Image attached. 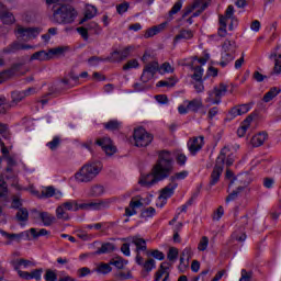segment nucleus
Masks as SVG:
<instances>
[{
	"mask_svg": "<svg viewBox=\"0 0 281 281\" xmlns=\"http://www.w3.org/2000/svg\"><path fill=\"white\" fill-rule=\"evenodd\" d=\"M151 170L158 181L169 179L172 172H175V159L172 158V154L168 150L160 151Z\"/></svg>",
	"mask_w": 281,
	"mask_h": 281,
	"instance_id": "f257e3e1",
	"label": "nucleus"
},
{
	"mask_svg": "<svg viewBox=\"0 0 281 281\" xmlns=\"http://www.w3.org/2000/svg\"><path fill=\"white\" fill-rule=\"evenodd\" d=\"M101 171V162L86 164L75 173V180L77 183H91V181H93V179H95Z\"/></svg>",
	"mask_w": 281,
	"mask_h": 281,
	"instance_id": "f03ea898",
	"label": "nucleus"
},
{
	"mask_svg": "<svg viewBox=\"0 0 281 281\" xmlns=\"http://www.w3.org/2000/svg\"><path fill=\"white\" fill-rule=\"evenodd\" d=\"M77 16L78 13L71 5H61L53 13L54 22L59 25H69L76 21Z\"/></svg>",
	"mask_w": 281,
	"mask_h": 281,
	"instance_id": "7ed1b4c3",
	"label": "nucleus"
},
{
	"mask_svg": "<svg viewBox=\"0 0 281 281\" xmlns=\"http://www.w3.org/2000/svg\"><path fill=\"white\" fill-rule=\"evenodd\" d=\"M226 93H227V85L220 83L217 86H214L212 90L207 91V97L205 98L204 102H206V104H210V105L221 104Z\"/></svg>",
	"mask_w": 281,
	"mask_h": 281,
	"instance_id": "20e7f679",
	"label": "nucleus"
},
{
	"mask_svg": "<svg viewBox=\"0 0 281 281\" xmlns=\"http://www.w3.org/2000/svg\"><path fill=\"white\" fill-rule=\"evenodd\" d=\"M227 147H224L216 159V165L211 173V180L209 183L211 188L213 186H216L221 180V175H223V166H225V155H227Z\"/></svg>",
	"mask_w": 281,
	"mask_h": 281,
	"instance_id": "39448f33",
	"label": "nucleus"
},
{
	"mask_svg": "<svg viewBox=\"0 0 281 281\" xmlns=\"http://www.w3.org/2000/svg\"><path fill=\"white\" fill-rule=\"evenodd\" d=\"M134 146H137V148H146V146H149L153 143V134L146 132L144 127H138L134 130Z\"/></svg>",
	"mask_w": 281,
	"mask_h": 281,
	"instance_id": "423d86ee",
	"label": "nucleus"
},
{
	"mask_svg": "<svg viewBox=\"0 0 281 281\" xmlns=\"http://www.w3.org/2000/svg\"><path fill=\"white\" fill-rule=\"evenodd\" d=\"M123 241L131 243L132 245H135V262L136 265H142V251H146V239L142 238L139 235L130 236L122 239Z\"/></svg>",
	"mask_w": 281,
	"mask_h": 281,
	"instance_id": "0eeeda50",
	"label": "nucleus"
},
{
	"mask_svg": "<svg viewBox=\"0 0 281 281\" xmlns=\"http://www.w3.org/2000/svg\"><path fill=\"white\" fill-rule=\"evenodd\" d=\"M111 203H113L111 199L95 200L91 202L81 203L79 207L80 210H85L86 212H95L100 210H106V207H110Z\"/></svg>",
	"mask_w": 281,
	"mask_h": 281,
	"instance_id": "6e6552de",
	"label": "nucleus"
},
{
	"mask_svg": "<svg viewBox=\"0 0 281 281\" xmlns=\"http://www.w3.org/2000/svg\"><path fill=\"white\" fill-rule=\"evenodd\" d=\"M157 71L159 72V61L153 60L146 64L140 76L142 82H150Z\"/></svg>",
	"mask_w": 281,
	"mask_h": 281,
	"instance_id": "1a4fd4ad",
	"label": "nucleus"
},
{
	"mask_svg": "<svg viewBox=\"0 0 281 281\" xmlns=\"http://www.w3.org/2000/svg\"><path fill=\"white\" fill-rule=\"evenodd\" d=\"M234 19V5H228L225 15H220V29H218V36H227V21Z\"/></svg>",
	"mask_w": 281,
	"mask_h": 281,
	"instance_id": "9d476101",
	"label": "nucleus"
},
{
	"mask_svg": "<svg viewBox=\"0 0 281 281\" xmlns=\"http://www.w3.org/2000/svg\"><path fill=\"white\" fill-rule=\"evenodd\" d=\"M41 34V29L38 27H23L18 26L15 30V35L18 38H22V41H32V38H36Z\"/></svg>",
	"mask_w": 281,
	"mask_h": 281,
	"instance_id": "9b49d317",
	"label": "nucleus"
},
{
	"mask_svg": "<svg viewBox=\"0 0 281 281\" xmlns=\"http://www.w3.org/2000/svg\"><path fill=\"white\" fill-rule=\"evenodd\" d=\"M36 93V89L34 88H29L26 90H15L11 92V106H19L20 102H23L25 98H30V95H34Z\"/></svg>",
	"mask_w": 281,
	"mask_h": 281,
	"instance_id": "f8f14e48",
	"label": "nucleus"
},
{
	"mask_svg": "<svg viewBox=\"0 0 281 281\" xmlns=\"http://www.w3.org/2000/svg\"><path fill=\"white\" fill-rule=\"evenodd\" d=\"M95 145L100 146L108 157H111L117 153V147H115L110 137L97 139Z\"/></svg>",
	"mask_w": 281,
	"mask_h": 281,
	"instance_id": "ddd939ff",
	"label": "nucleus"
},
{
	"mask_svg": "<svg viewBox=\"0 0 281 281\" xmlns=\"http://www.w3.org/2000/svg\"><path fill=\"white\" fill-rule=\"evenodd\" d=\"M270 60H274V67L271 72V76H280L281 74V45L277 46L271 50L269 55Z\"/></svg>",
	"mask_w": 281,
	"mask_h": 281,
	"instance_id": "4468645a",
	"label": "nucleus"
},
{
	"mask_svg": "<svg viewBox=\"0 0 281 281\" xmlns=\"http://www.w3.org/2000/svg\"><path fill=\"white\" fill-rule=\"evenodd\" d=\"M204 144L205 143L203 136L191 138L187 144L188 150L191 155H196V153L203 148Z\"/></svg>",
	"mask_w": 281,
	"mask_h": 281,
	"instance_id": "2eb2a0df",
	"label": "nucleus"
},
{
	"mask_svg": "<svg viewBox=\"0 0 281 281\" xmlns=\"http://www.w3.org/2000/svg\"><path fill=\"white\" fill-rule=\"evenodd\" d=\"M251 111V104L245 103L241 105L234 106L229 112L228 115L231 120H234L235 117H238V115H245V113H249Z\"/></svg>",
	"mask_w": 281,
	"mask_h": 281,
	"instance_id": "dca6fc26",
	"label": "nucleus"
},
{
	"mask_svg": "<svg viewBox=\"0 0 281 281\" xmlns=\"http://www.w3.org/2000/svg\"><path fill=\"white\" fill-rule=\"evenodd\" d=\"M143 188H153L156 183H159V180L157 179V176L153 173V169L150 173L143 175L138 181Z\"/></svg>",
	"mask_w": 281,
	"mask_h": 281,
	"instance_id": "f3484780",
	"label": "nucleus"
},
{
	"mask_svg": "<svg viewBox=\"0 0 281 281\" xmlns=\"http://www.w3.org/2000/svg\"><path fill=\"white\" fill-rule=\"evenodd\" d=\"M0 20L5 25H12V23L15 21L14 14H12V12H10V10H8V8H5V5L2 3H0Z\"/></svg>",
	"mask_w": 281,
	"mask_h": 281,
	"instance_id": "a211bd4d",
	"label": "nucleus"
},
{
	"mask_svg": "<svg viewBox=\"0 0 281 281\" xmlns=\"http://www.w3.org/2000/svg\"><path fill=\"white\" fill-rule=\"evenodd\" d=\"M177 188H179L178 183L170 182L160 191V195L158 196V199L162 201H168V199H170V196L175 194V191L177 190Z\"/></svg>",
	"mask_w": 281,
	"mask_h": 281,
	"instance_id": "6ab92c4d",
	"label": "nucleus"
},
{
	"mask_svg": "<svg viewBox=\"0 0 281 281\" xmlns=\"http://www.w3.org/2000/svg\"><path fill=\"white\" fill-rule=\"evenodd\" d=\"M166 25H168V23L162 22L158 25L147 29L145 31L144 38H153V36H157V34H160V32H164L166 30Z\"/></svg>",
	"mask_w": 281,
	"mask_h": 281,
	"instance_id": "aec40b11",
	"label": "nucleus"
},
{
	"mask_svg": "<svg viewBox=\"0 0 281 281\" xmlns=\"http://www.w3.org/2000/svg\"><path fill=\"white\" fill-rule=\"evenodd\" d=\"M184 104L188 105V110L191 113H199V111L203 109V100L201 98H196L193 100H186Z\"/></svg>",
	"mask_w": 281,
	"mask_h": 281,
	"instance_id": "412c9836",
	"label": "nucleus"
},
{
	"mask_svg": "<svg viewBox=\"0 0 281 281\" xmlns=\"http://www.w3.org/2000/svg\"><path fill=\"white\" fill-rule=\"evenodd\" d=\"M52 196L60 199V196H63V193L60 191H56V188L54 187H45L42 189L41 195H38L40 199H52Z\"/></svg>",
	"mask_w": 281,
	"mask_h": 281,
	"instance_id": "4be33fe9",
	"label": "nucleus"
},
{
	"mask_svg": "<svg viewBox=\"0 0 281 281\" xmlns=\"http://www.w3.org/2000/svg\"><path fill=\"white\" fill-rule=\"evenodd\" d=\"M11 267H13L14 271H21V269H30V267H34V262L27 259H15L11 261Z\"/></svg>",
	"mask_w": 281,
	"mask_h": 281,
	"instance_id": "5701e85b",
	"label": "nucleus"
},
{
	"mask_svg": "<svg viewBox=\"0 0 281 281\" xmlns=\"http://www.w3.org/2000/svg\"><path fill=\"white\" fill-rule=\"evenodd\" d=\"M0 234L2 236H4V238H7L8 240H10L11 243H21V240H23V238L25 236H27V232H22V233H19V234H9L8 232L5 231H0Z\"/></svg>",
	"mask_w": 281,
	"mask_h": 281,
	"instance_id": "b1692460",
	"label": "nucleus"
},
{
	"mask_svg": "<svg viewBox=\"0 0 281 281\" xmlns=\"http://www.w3.org/2000/svg\"><path fill=\"white\" fill-rule=\"evenodd\" d=\"M194 32L191 30H181L173 38V45H177V43H181V41H190V38H193Z\"/></svg>",
	"mask_w": 281,
	"mask_h": 281,
	"instance_id": "393cba45",
	"label": "nucleus"
},
{
	"mask_svg": "<svg viewBox=\"0 0 281 281\" xmlns=\"http://www.w3.org/2000/svg\"><path fill=\"white\" fill-rule=\"evenodd\" d=\"M268 138H269V135L267 134V132H260L255 136H252L250 144L251 146H254V148H258L262 146V144H265V140Z\"/></svg>",
	"mask_w": 281,
	"mask_h": 281,
	"instance_id": "a878e982",
	"label": "nucleus"
},
{
	"mask_svg": "<svg viewBox=\"0 0 281 281\" xmlns=\"http://www.w3.org/2000/svg\"><path fill=\"white\" fill-rule=\"evenodd\" d=\"M35 214L40 216L44 227H49L52 224L56 222V217L47 212H40L35 211Z\"/></svg>",
	"mask_w": 281,
	"mask_h": 281,
	"instance_id": "bb28decb",
	"label": "nucleus"
},
{
	"mask_svg": "<svg viewBox=\"0 0 281 281\" xmlns=\"http://www.w3.org/2000/svg\"><path fill=\"white\" fill-rule=\"evenodd\" d=\"M251 122H254V115H249L243 121L240 127L237 130L238 137H245L247 131H249L251 126Z\"/></svg>",
	"mask_w": 281,
	"mask_h": 281,
	"instance_id": "cd10ccee",
	"label": "nucleus"
},
{
	"mask_svg": "<svg viewBox=\"0 0 281 281\" xmlns=\"http://www.w3.org/2000/svg\"><path fill=\"white\" fill-rule=\"evenodd\" d=\"M144 203L142 201H131L128 207L125 209V216H135L137 214V209L142 207Z\"/></svg>",
	"mask_w": 281,
	"mask_h": 281,
	"instance_id": "c85d7f7f",
	"label": "nucleus"
},
{
	"mask_svg": "<svg viewBox=\"0 0 281 281\" xmlns=\"http://www.w3.org/2000/svg\"><path fill=\"white\" fill-rule=\"evenodd\" d=\"M31 60H40L42 63L46 60H52V55L49 54V50H38L31 56Z\"/></svg>",
	"mask_w": 281,
	"mask_h": 281,
	"instance_id": "c756f323",
	"label": "nucleus"
},
{
	"mask_svg": "<svg viewBox=\"0 0 281 281\" xmlns=\"http://www.w3.org/2000/svg\"><path fill=\"white\" fill-rule=\"evenodd\" d=\"M104 194V187L101 184H93L88 192V196H92L98 199V196H102Z\"/></svg>",
	"mask_w": 281,
	"mask_h": 281,
	"instance_id": "7c9ffc66",
	"label": "nucleus"
},
{
	"mask_svg": "<svg viewBox=\"0 0 281 281\" xmlns=\"http://www.w3.org/2000/svg\"><path fill=\"white\" fill-rule=\"evenodd\" d=\"M95 14H98V9H95V7L88 4L86 7V11H85V18L81 19V21L79 22L80 24L85 23V21H89L90 19H93V16H95Z\"/></svg>",
	"mask_w": 281,
	"mask_h": 281,
	"instance_id": "2f4dec72",
	"label": "nucleus"
},
{
	"mask_svg": "<svg viewBox=\"0 0 281 281\" xmlns=\"http://www.w3.org/2000/svg\"><path fill=\"white\" fill-rule=\"evenodd\" d=\"M93 27H98V24L95 22L90 23L88 27H83V26L77 27V32L78 34H80L83 41H89V30Z\"/></svg>",
	"mask_w": 281,
	"mask_h": 281,
	"instance_id": "473e14b6",
	"label": "nucleus"
},
{
	"mask_svg": "<svg viewBox=\"0 0 281 281\" xmlns=\"http://www.w3.org/2000/svg\"><path fill=\"white\" fill-rule=\"evenodd\" d=\"M105 131H120L122 128V122L117 120H110L103 124Z\"/></svg>",
	"mask_w": 281,
	"mask_h": 281,
	"instance_id": "72a5a7b5",
	"label": "nucleus"
},
{
	"mask_svg": "<svg viewBox=\"0 0 281 281\" xmlns=\"http://www.w3.org/2000/svg\"><path fill=\"white\" fill-rule=\"evenodd\" d=\"M236 42L226 40L222 45V52L228 53V54H236Z\"/></svg>",
	"mask_w": 281,
	"mask_h": 281,
	"instance_id": "f704fd0d",
	"label": "nucleus"
},
{
	"mask_svg": "<svg viewBox=\"0 0 281 281\" xmlns=\"http://www.w3.org/2000/svg\"><path fill=\"white\" fill-rule=\"evenodd\" d=\"M137 265L139 267H143V269L145 271H147V273H150V271H153V269H155L157 267V262L153 258H150L144 262V258L142 257V263H137Z\"/></svg>",
	"mask_w": 281,
	"mask_h": 281,
	"instance_id": "c9c22d12",
	"label": "nucleus"
},
{
	"mask_svg": "<svg viewBox=\"0 0 281 281\" xmlns=\"http://www.w3.org/2000/svg\"><path fill=\"white\" fill-rule=\"evenodd\" d=\"M235 58L236 57L234 56V53H225L222 50L220 66L225 67L229 63H232Z\"/></svg>",
	"mask_w": 281,
	"mask_h": 281,
	"instance_id": "e433bc0d",
	"label": "nucleus"
},
{
	"mask_svg": "<svg viewBox=\"0 0 281 281\" xmlns=\"http://www.w3.org/2000/svg\"><path fill=\"white\" fill-rule=\"evenodd\" d=\"M68 212H78L80 204L76 200H68L61 204Z\"/></svg>",
	"mask_w": 281,
	"mask_h": 281,
	"instance_id": "4c0bfd02",
	"label": "nucleus"
},
{
	"mask_svg": "<svg viewBox=\"0 0 281 281\" xmlns=\"http://www.w3.org/2000/svg\"><path fill=\"white\" fill-rule=\"evenodd\" d=\"M281 89L278 87L271 88L265 95H263V102H271L273 98H277V95H280Z\"/></svg>",
	"mask_w": 281,
	"mask_h": 281,
	"instance_id": "58836bf2",
	"label": "nucleus"
},
{
	"mask_svg": "<svg viewBox=\"0 0 281 281\" xmlns=\"http://www.w3.org/2000/svg\"><path fill=\"white\" fill-rule=\"evenodd\" d=\"M16 52H21L20 42H13L9 46H7L4 49H2V54H16Z\"/></svg>",
	"mask_w": 281,
	"mask_h": 281,
	"instance_id": "ea45409f",
	"label": "nucleus"
},
{
	"mask_svg": "<svg viewBox=\"0 0 281 281\" xmlns=\"http://www.w3.org/2000/svg\"><path fill=\"white\" fill-rule=\"evenodd\" d=\"M188 175H189V172L187 170L176 172L175 175L170 176L169 181L171 183H177V181H183V179L188 178Z\"/></svg>",
	"mask_w": 281,
	"mask_h": 281,
	"instance_id": "a19ab883",
	"label": "nucleus"
},
{
	"mask_svg": "<svg viewBox=\"0 0 281 281\" xmlns=\"http://www.w3.org/2000/svg\"><path fill=\"white\" fill-rule=\"evenodd\" d=\"M116 281L133 280V273L131 270L119 271L114 274Z\"/></svg>",
	"mask_w": 281,
	"mask_h": 281,
	"instance_id": "79ce46f5",
	"label": "nucleus"
},
{
	"mask_svg": "<svg viewBox=\"0 0 281 281\" xmlns=\"http://www.w3.org/2000/svg\"><path fill=\"white\" fill-rule=\"evenodd\" d=\"M111 251H115V245L112 243H105L95 251V254H111Z\"/></svg>",
	"mask_w": 281,
	"mask_h": 281,
	"instance_id": "37998d69",
	"label": "nucleus"
},
{
	"mask_svg": "<svg viewBox=\"0 0 281 281\" xmlns=\"http://www.w3.org/2000/svg\"><path fill=\"white\" fill-rule=\"evenodd\" d=\"M50 59L54 58V56H61V54H65V52H69V46H58L55 48H50L49 50Z\"/></svg>",
	"mask_w": 281,
	"mask_h": 281,
	"instance_id": "c03bdc74",
	"label": "nucleus"
},
{
	"mask_svg": "<svg viewBox=\"0 0 281 281\" xmlns=\"http://www.w3.org/2000/svg\"><path fill=\"white\" fill-rule=\"evenodd\" d=\"M97 273H100L101 276H106V273H111L113 271V268L110 263H100L97 269Z\"/></svg>",
	"mask_w": 281,
	"mask_h": 281,
	"instance_id": "a18cd8bd",
	"label": "nucleus"
},
{
	"mask_svg": "<svg viewBox=\"0 0 281 281\" xmlns=\"http://www.w3.org/2000/svg\"><path fill=\"white\" fill-rule=\"evenodd\" d=\"M8 196V182H5V178L0 175V199H5Z\"/></svg>",
	"mask_w": 281,
	"mask_h": 281,
	"instance_id": "49530a36",
	"label": "nucleus"
},
{
	"mask_svg": "<svg viewBox=\"0 0 281 281\" xmlns=\"http://www.w3.org/2000/svg\"><path fill=\"white\" fill-rule=\"evenodd\" d=\"M173 72L175 68L170 65V63H164L161 66H159L158 74H160V76Z\"/></svg>",
	"mask_w": 281,
	"mask_h": 281,
	"instance_id": "de8ad7c7",
	"label": "nucleus"
},
{
	"mask_svg": "<svg viewBox=\"0 0 281 281\" xmlns=\"http://www.w3.org/2000/svg\"><path fill=\"white\" fill-rule=\"evenodd\" d=\"M233 240H236L237 243H245L247 240V235L243 231H235L232 234Z\"/></svg>",
	"mask_w": 281,
	"mask_h": 281,
	"instance_id": "09e8293b",
	"label": "nucleus"
},
{
	"mask_svg": "<svg viewBox=\"0 0 281 281\" xmlns=\"http://www.w3.org/2000/svg\"><path fill=\"white\" fill-rule=\"evenodd\" d=\"M16 218L21 223H25V221L30 218V213L27 212V209H20L16 213Z\"/></svg>",
	"mask_w": 281,
	"mask_h": 281,
	"instance_id": "8fccbe9b",
	"label": "nucleus"
},
{
	"mask_svg": "<svg viewBox=\"0 0 281 281\" xmlns=\"http://www.w3.org/2000/svg\"><path fill=\"white\" fill-rule=\"evenodd\" d=\"M66 209L63 206V204H60L57 209H56V216L59 220H64V221H68L69 216L67 215V212L65 211Z\"/></svg>",
	"mask_w": 281,
	"mask_h": 281,
	"instance_id": "3c124183",
	"label": "nucleus"
},
{
	"mask_svg": "<svg viewBox=\"0 0 281 281\" xmlns=\"http://www.w3.org/2000/svg\"><path fill=\"white\" fill-rule=\"evenodd\" d=\"M111 265H113L114 267H116V269H124V267H126V265H128L127 260H124L121 257H117L115 259H113L111 261Z\"/></svg>",
	"mask_w": 281,
	"mask_h": 281,
	"instance_id": "603ef678",
	"label": "nucleus"
},
{
	"mask_svg": "<svg viewBox=\"0 0 281 281\" xmlns=\"http://www.w3.org/2000/svg\"><path fill=\"white\" fill-rule=\"evenodd\" d=\"M105 60H109V63H122V55L120 50H114Z\"/></svg>",
	"mask_w": 281,
	"mask_h": 281,
	"instance_id": "864d4df0",
	"label": "nucleus"
},
{
	"mask_svg": "<svg viewBox=\"0 0 281 281\" xmlns=\"http://www.w3.org/2000/svg\"><path fill=\"white\" fill-rule=\"evenodd\" d=\"M191 78L196 80V82H201V80H203V68L201 66H196Z\"/></svg>",
	"mask_w": 281,
	"mask_h": 281,
	"instance_id": "5fc2aeb1",
	"label": "nucleus"
},
{
	"mask_svg": "<svg viewBox=\"0 0 281 281\" xmlns=\"http://www.w3.org/2000/svg\"><path fill=\"white\" fill-rule=\"evenodd\" d=\"M167 258L170 262H175L179 258V249L171 247L167 254Z\"/></svg>",
	"mask_w": 281,
	"mask_h": 281,
	"instance_id": "6e6d98bb",
	"label": "nucleus"
},
{
	"mask_svg": "<svg viewBox=\"0 0 281 281\" xmlns=\"http://www.w3.org/2000/svg\"><path fill=\"white\" fill-rule=\"evenodd\" d=\"M157 211H155V207L149 206L142 211L140 216L142 218H153V216L156 214Z\"/></svg>",
	"mask_w": 281,
	"mask_h": 281,
	"instance_id": "4d7b16f0",
	"label": "nucleus"
},
{
	"mask_svg": "<svg viewBox=\"0 0 281 281\" xmlns=\"http://www.w3.org/2000/svg\"><path fill=\"white\" fill-rule=\"evenodd\" d=\"M137 67H139V61L137 59H131L123 66V70L128 71V69H137Z\"/></svg>",
	"mask_w": 281,
	"mask_h": 281,
	"instance_id": "13d9d810",
	"label": "nucleus"
},
{
	"mask_svg": "<svg viewBox=\"0 0 281 281\" xmlns=\"http://www.w3.org/2000/svg\"><path fill=\"white\" fill-rule=\"evenodd\" d=\"M176 161L178 164V166H184L186 162L188 161V156H186V154L178 151L176 154Z\"/></svg>",
	"mask_w": 281,
	"mask_h": 281,
	"instance_id": "bf43d9fd",
	"label": "nucleus"
},
{
	"mask_svg": "<svg viewBox=\"0 0 281 281\" xmlns=\"http://www.w3.org/2000/svg\"><path fill=\"white\" fill-rule=\"evenodd\" d=\"M207 245H210V238H207V236H203L198 245V250L205 251V249H207Z\"/></svg>",
	"mask_w": 281,
	"mask_h": 281,
	"instance_id": "052dcab7",
	"label": "nucleus"
},
{
	"mask_svg": "<svg viewBox=\"0 0 281 281\" xmlns=\"http://www.w3.org/2000/svg\"><path fill=\"white\" fill-rule=\"evenodd\" d=\"M77 236L80 240L90 241L93 240V235H89L87 232L79 229L77 231Z\"/></svg>",
	"mask_w": 281,
	"mask_h": 281,
	"instance_id": "680f3d73",
	"label": "nucleus"
},
{
	"mask_svg": "<svg viewBox=\"0 0 281 281\" xmlns=\"http://www.w3.org/2000/svg\"><path fill=\"white\" fill-rule=\"evenodd\" d=\"M46 146L50 149V150H56L58 148V146H60V138L58 136H55L50 142H48L46 144Z\"/></svg>",
	"mask_w": 281,
	"mask_h": 281,
	"instance_id": "e2e57ef3",
	"label": "nucleus"
},
{
	"mask_svg": "<svg viewBox=\"0 0 281 281\" xmlns=\"http://www.w3.org/2000/svg\"><path fill=\"white\" fill-rule=\"evenodd\" d=\"M170 80H172V82L166 81V80H160L156 83V87H175L178 82L177 78H175V77L170 78Z\"/></svg>",
	"mask_w": 281,
	"mask_h": 281,
	"instance_id": "0e129e2a",
	"label": "nucleus"
},
{
	"mask_svg": "<svg viewBox=\"0 0 281 281\" xmlns=\"http://www.w3.org/2000/svg\"><path fill=\"white\" fill-rule=\"evenodd\" d=\"M8 181H10L12 188H15V190H21V186L19 184V177L12 175L7 176Z\"/></svg>",
	"mask_w": 281,
	"mask_h": 281,
	"instance_id": "69168bd1",
	"label": "nucleus"
},
{
	"mask_svg": "<svg viewBox=\"0 0 281 281\" xmlns=\"http://www.w3.org/2000/svg\"><path fill=\"white\" fill-rule=\"evenodd\" d=\"M44 279L46 281H56V280H58V274H56V271L48 269V270H46Z\"/></svg>",
	"mask_w": 281,
	"mask_h": 281,
	"instance_id": "338daca9",
	"label": "nucleus"
},
{
	"mask_svg": "<svg viewBox=\"0 0 281 281\" xmlns=\"http://www.w3.org/2000/svg\"><path fill=\"white\" fill-rule=\"evenodd\" d=\"M251 280H254V272L246 271L245 269H243L239 281H251Z\"/></svg>",
	"mask_w": 281,
	"mask_h": 281,
	"instance_id": "774afa93",
	"label": "nucleus"
}]
</instances>
